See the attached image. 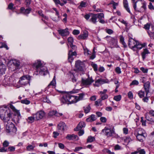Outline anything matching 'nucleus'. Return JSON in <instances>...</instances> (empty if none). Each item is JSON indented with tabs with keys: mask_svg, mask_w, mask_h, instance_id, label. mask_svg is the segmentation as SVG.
Listing matches in <instances>:
<instances>
[{
	"mask_svg": "<svg viewBox=\"0 0 154 154\" xmlns=\"http://www.w3.org/2000/svg\"><path fill=\"white\" fill-rule=\"evenodd\" d=\"M5 65L0 62V75H2L5 73Z\"/></svg>",
	"mask_w": 154,
	"mask_h": 154,
	"instance_id": "nucleus-20",
	"label": "nucleus"
},
{
	"mask_svg": "<svg viewBox=\"0 0 154 154\" xmlns=\"http://www.w3.org/2000/svg\"><path fill=\"white\" fill-rule=\"evenodd\" d=\"M103 80L100 79H99L95 81V83L94 84V86L98 87L101 84L103 83Z\"/></svg>",
	"mask_w": 154,
	"mask_h": 154,
	"instance_id": "nucleus-27",
	"label": "nucleus"
},
{
	"mask_svg": "<svg viewBox=\"0 0 154 154\" xmlns=\"http://www.w3.org/2000/svg\"><path fill=\"white\" fill-rule=\"evenodd\" d=\"M84 108L85 112L86 113H87L89 112L91 109V107L90 106L88 105L86 107H84Z\"/></svg>",
	"mask_w": 154,
	"mask_h": 154,
	"instance_id": "nucleus-39",
	"label": "nucleus"
},
{
	"mask_svg": "<svg viewBox=\"0 0 154 154\" xmlns=\"http://www.w3.org/2000/svg\"><path fill=\"white\" fill-rule=\"evenodd\" d=\"M91 66L93 67L94 70L95 71H97V65L94 63H93V62L91 64Z\"/></svg>",
	"mask_w": 154,
	"mask_h": 154,
	"instance_id": "nucleus-43",
	"label": "nucleus"
},
{
	"mask_svg": "<svg viewBox=\"0 0 154 154\" xmlns=\"http://www.w3.org/2000/svg\"><path fill=\"white\" fill-rule=\"evenodd\" d=\"M9 142L7 140H5L3 143V146L4 147H7L9 146Z\"/></svg>",
	"mask_w": 154,
	"mask_h": 154,
	"instance_id": "nucleus-56",
	"label": "nucleus"
},
{
	"mask_svg": "<svg viewBox=\"0 0 154 154\" xmlns=\"http://www.w3.org/2000/svg\"><path fill=\"white\" fill-rule=\"evenodd\" d=\"M137 41L135 40L134 39L131 38H129L128 40V45L130 48L132 49L134 51L136 50L135 49L136 44Z\"/></svg>",
	"mask_w": 154,
	"mask_h": 154,
	"instance_id": "nucleus-9",
	"label": "nucleus"
},
{
	"mask_svg": "<svg viewBox=\"0 0 154 154\" xmlns=\"http://www.w3.org/2000/svg\"><path fill=\"white\" fill-rule=\"evenodd\" d=\"M31 10L32 8H31L29 7L25 9L24 7H21L20 8V13L27 15L29 13Z\"/></svg>",
	"mask_w": 154,
	"mask_h": 154,
	"instance_id": "nucleus-17",
	"label": "nucleus"
},
{
	"mask_svg": "<svg viewBox=\"0 0 154 154\" xmlns=\"http://www.w3.org/2000/svg\"><path fill=\"white\" fill-rule=\"evenodd\" d=\"M12 77H9V78H6L4 79L3 80V82L4 83L5 82H6V83L5 84L7 85L9 84L10 83H12Z\"/></svg>",
	"mask_w": 154,
	"mask_h": 154,
	"instance_id": "nucleus-30",
	"label": "nucleus"
},
{
	"mask_svg": "<svg viewBox=\"0 0 154 154\" xmlns=\"http://www.w3.org/2000/svg\"><path fill=\"white\" fill-rule=\"evenodd\" d=\"M30 80V76L28 75L22 76L20 78L19 82L22 85H25L29 83Z\"/></svg>",
	"mask_w": 154,
	"mask_h": 154,
	"instance_id": "nucleus-7",
	"label": "nucleus"
},
{
	"mask_svg": "<svg viewBox=\"0 0 154 154\" xmlns=\"http://www.w3.org/2000/svg\"><path fill=\"white\" fill-rule=\"evenodd\" d=\"M85 124L84 122H80L76 128H74V130L75 131H78L81 129L82 128L85 127Z\"/></svg>",
	"mask_w": 154,
	"mask_h": 154,
	"instance_id": "nucleus-18",
	"label": "nucleus"
},
{
	"mask_svg": "<svg viewBox=\"0 0 154 154\" xmlns=\"http://www.w3.org/2000/svg\"><path fill=\"white\" fill-rule=\"evenodd\" d=\"M88 36V32L87 31L83 32V34L79 35L78 38L79 39H85Z\"/></svg>",
	"mask_w": 154,
	"mask_h": 154,
	"instance_id": "nucleus-25",
	"label": "nucleus"
},
{
	"mask_svg": "<svg viewBox=\"0 0 154 154\" xmlns=\"http://www.w3.org/2000/svg\"><path fill=\"white\" fill-rule=\"evenodd\" d=\"M68 42L69 44H72L73 42V39L72 37H69L67 39Z\"/></svg>",
	"mask_w": 154,
	"mask_h": 154,
	"instance_id": "nucleus-51",
	"label": "nucleus"
},
{
	"mask_svg": "<svg viewBox=\"0 0 154 154\" xmlns=\"http://www.w3.org/2000/svg\"><path fill=\"white\" fill-rule=\"evenodd\" d=\"M74 136V134H68L66 137V138L69 140H73V137Z\"/></svg>",
	"mask_w": 154,
	"mask_h": 154,
	"instance_id": "nucleus-49",
	"label": "nucleus"
},
{
	"mask_svg": "<svg viewBox=\"0 0 154 154\" xmlns=\"http://www.w3.org/2000/svg\"><path fill=\"white\" fill-rule=\"evenodd\" d=\"M56 84V80H55V76H54V78L52 80L51 82L48 85V87L49 88V87L51 85L54 86Z\"/></svg>",
	"mask_w": 154,
	"mask_h": 154,
	"instance_id": "nucleus-32",
	"label": "nucleus"
},
{
	"mask_svg": "<svg viewBox=\"0 0 154 154\" xmlns=\"http://www.w3.org/2000/svg\"><path fill=\"white\" fill-rule=\"evenodd\" d=\"M81 81V85L86 86L91 85L92 83L94 82V80L92 79V77H90L88 76L87 79H84L82 78Z\"/></svg>",
	"mask_w": 154,
	"mask_h": 154,
	"instance_id": "nucleus-6",
	"label": "nucleus"
},
{
	"mask_svg": "<svg viewBox=\"0 0 154 154\" xmlns=\"http://www.w3.org/2000/svg\"><path fill=\"white\" fill-rule=\"evenodd\" d=\"M48 115L50 116H52L55 115L57 116H60L63 115L62 113H58L56 111H51L48 113Z\"/></svg>",
	"mask_w": 154,
	"mask_h": 154,
	"instance_id": "nucleus-21",
	"label": "nucleus"
},
{
	"mask_svg": "<svg viewBox=\"0 0 154 154\" xmlns=\"http://www.w3.org/2000/svg\"><path fill=\"white\" fill-rule=\"evenodd\" d=\"M34 120H35L34 117L31 116L28 118L27 121L29 123H32L34 122Z\"/></svg>",
	"mask_w": 154,
	"mask_h": 154,
	"instance_id": "nucleus-38",
	"label": "nucleus"
},
{
	"mask_svg": "<svg viewBox=\"0 0 154 154\" xmlns=\"http://www.w3.org/2000/svg\"><path fill=\"white\" fill-rule=\"evenodd\" d=\"M149 8L151 10H154V6L152 5L151 2H149L148 6Z\"/></svg>",
	"mask_w": 154,
	"mask_h": 154,
	"instance_id": "nucleus-59",
	"label": "nucleus"
},
{
	"mask_svg": "<svg viewBox=\"0 0 154 154\" xmlns=\"http://www.w3.org/2000/svg\"><path fill=\"white\" fill-rule=\"evenodd\" d=\"M124 140L125 142L128 143L131 140L129 136H127Z\"/></svg>",
	"mask_w": 154,
	"mask_h": 154,
	"instance_id": "nucleus-52",
	"label": "nucleus"
},
{
	"mask_svg": "<svg viewBox=\"0 0 154 154\" xmlns=\"http://www.w3.org/2000/svg\"><path fill=\"white\" fill-rule=\"evenodd\" d=\"M45 115V112L42 111H41L35 114H33L32 116L34 117L35 120H38L42 119Z\"/></svg>",
	"mask_w": 154,
	"mask_h": 154,
	"instance_id": "nucleus-10",
	"label": "nucleus"
},
{
	"mask_svg": "<svg viewBox=\"0 0 154 154\" xmlns=\"http://www.w3.org/2000/svg\"><path fill=\"white\" fill-rule=\"evenodd\" d=\"M140 122L142 123V124L143 126H146V120H144L143 119V117H141V118Z\"/></svg>",
	"mask_w": 154,
	"mask_h": 154,
	"instance_id": "nucleus-61",
	"label": "nucleus"
},
{
	"mask_svg": "<svg viewBox=\"0 0 154 154\" xmlns=\"http://www.w3.org/2000/svg\"><path fill=\"white\" fill-rule=\"evenodd\" d=\"M139 84L138 82L136 80L133 81L130 84L131 85H137Z\"/></svg>",
	"mask_w": 154,
	"mask_h": 154,
	"instance_id": "nucleus-60",
	"label": "nucleus"
},
{
	"mask_svg": "<svg viewBox=\"0 0 154 154\" xmlns=\"http://www.w3.org/2000/svg\"><path fill=\"white\" fill-rule=\"evenodd\" d=\"M70 46L72 48V49L71 50L72 51H75L77 49V47L75 45H73V44H70Z\"/></svg>",
	"mask_w": 154,
	"mask_h": 154,
	"instance_id": "nucleus-53",
	"label": "nucleus"
},
{
	"mask_svg": "<svg viewBox=\"0 0 154 154\" xmlns=\"http://www.w3.org/2000/svg\"><path fill=\"white\" fill-rule=\"evenodd\" d=\"M148 33L150 37L151 38H154V30H152V31H148Z\"/></svg>",
	"mask_w": 154,
	"mask_h": 154,
	"instance_id": "nucleus-42",
	"label": "nucleus"
},
{
	"mask_svg": "<svg viewBox=\"0 0 154 154\" xmlns=\"http://www.w3.org/2000/svg\"><path fill=\"white\" fill-rule=\"evenodd\" d=\"M136 45L135 47V49L136 50L135 51H136L137 49H140L145 46V45L140 44L139 42L138 41L137 43L136 44Z\"/></svg>",
	"mask_w": 154,
	"mask_h": 154,
	"instance_id": "nucleus-29",
	"label": "nucleus"
},
{
	"mask_svg": "<svg viewBox=\"0 0 154 154\" xmlns=\"http://www.w3.org/2000/svg\"><path fill=\"white\" fill-rule=\"evenodd\" d=\"M95 140V138L94 137H92L91 136H90L88 137V138L87 139V142H92L94 141Z\"/></svg>",
	"mask_w": 154,
	"mask_h": 154,
	"instance_id": "nucleus-34",
	"label": "nucleus"
},
{
	"mask_svg": "<svg viewBox=\"0 0 154 154\" xmlns=\"http://www.w3.org/2000/svg\"><path fill=\"white\" fill-rule=\"evenodd\" d=\"M104 17V14L103 13H100L97 14H93L91 17L89 21L94 24L96 23L97 20L98 18H103Z\"/></svg>",
	"mask_w": 154,
	"mask_h": 154,
	"instance_id": "nucleus-4",
	"label": "nucleus"
},
{
	"mask_svg": "<svg viewBox=\"0 0 154 154\" xmlns=\"http://www.w3.org/2000/svg\"><path fill=\"white\" fill-rule=\"evenodd\" d=\"M150 54V52L147 49H144L143 52L141 53V55L143 60H144L146 56H147V54Z\"/></svg>",
	"mask_w": 154,
	"mask_h": 154,
	"instance_id": "nucleus-23",
	"label": "nucleus"
},
{
	"mask_svg": "<svg viewBox=\"0 0 154 154\" xmlns=\"http://www.w3.org/2000/svg\"><path fill=\"white\" fill-rule=\"evenodd\" d=\"M120 42L123 45L125 48L127 47V45L126 44L125 42L124 41V38L123 37H122L120 38Z\"/></svg>",
	"mask_w": 154,
	"mask_h": 154,
	"instance_id": "nucleus-46",
	"label": "nucleus"
},
{
	"mask_svg": "<svg viewBox=\"0 0 154 154\" xmlns=\"http://www.w3.org/2000/svg\"><path fill=\"white\" fill-rule=\"evenodd\" d=\"M33 66L34 67H35V70L38 72L39 70H41L40 68L42 67L43 66L42 64L41 63V61L39 60L36 61L34 63Z\"/></svg>",
	"mask_w": 154,
	"mask_h": 154,
	"instance_id": "nucleus-13",
	"label": "nucleus"
},
{
	"mask_svg": "<svg viewBox=\"0 0 154 154\" xmlns=\"http://www.w3.org/2000/svg\"><path fill=\"white\" fill-rule=\"evenodd\" d=\"M87 5L86 2L82 1L80 3V5L78 6V8L79 9H81L82 8L85 7Z\"/></svg>",
	"mask_w": 154,
	"mask_h": 154,
	"instance_id": "nucleus-37",
	"label": "nucleus"
},
{
	"mask_svg": "<svg viewBox=\"0 0 154 154\" xmlns=\"http://www.w3.org/2000/svg\"><path fill=\"white\" fill-rule=\"evenodd\" d=\"M134 9L137 12H143L146 9V5L145 2L141 0H138L133 3Z\"/></svg>",
	"mask_w": 154,
	"mask_h": 154,
	"instance_id": "nucleus-2",
	"label": "nucleus"
},
{
	"mask_svg": "<svg viewBox=\"0 0 154 154\" xmlns=\"http://www.w3.org/2000/svg\"><path fill=\"white\" fill-rule=\"evenodd\" d=\"M61 103L62 104L67 103L68 104V102L67 101V98L66 97V94L63 95L60 99Z\"/></svg>",
	"mask_w": 154,
	"mask_h": 154,
	"instance_id": "nucleus-24",
	"label": "nucleus"
},
{
	"mask_svg": "<svg viewBox=\"0 0 154 154\" xmlns=\"http://www.w3.org/2000/svg\"><path fill=\"white\" fill-rule=\"evenodd\" d=\"M97 119V118L94 115H91L89 117L86 119V121L88 122H92L95 121Z\"/></svg>",
	"mask_w": 154,
	"mask_h": 154,
	"instance_id": "nucleus-22",
	"label": "nucleus"
},
{
	"mask_svg": "<svg viewBox=\"0 0 154 154\" xmlns=\"http://www.w3.org/2000/svg\"><path fill=\"white\" fill-rule=\"evenodd\" d=\"M58 32L59 34L60 35L62 36H65L68 35L69 34V32L68 31V29L66 28L65 29H61L58 30Z\"/></svg>",
	"mask_w": 154,
	"mask_h": 154,
	"instance_id": "nucleus-14",
	"label": "nucleus"
},
{
	"mask_svg": "<svg viewBox=\"0 0 154 154\" xmlns=\"http://www.w3.org/2000/svg\"><path fill=\"white\" fill-rule=\"evenodd\" d=\"M137 94L140 98H143L145 96V92L140 90L138 92Z\"/></svg>",
	"mask_w": 154,
	"mask_h": 154,
	"instance_id": "nucleus-33",
	"label": "nucleus"
},
{
	"mask_svg": "<svg viewBox=\"0 0 154 154\" xmlns=\"http://www.w3.org/2000/svg\"><path fill=\"white\" fill-rule=\"evenodd\" d=\"M41 70H39L38 72L39 73L43 74L45 75V74L48 72L47 69L46 67H43V66L42 67L40 68Z\"/></svg>",
	"mask_w": 154,
	"mask_h": 154,
	"instance_id": "nucleus-26",
	"label": "nucleus"
},
{
	"mask_svg": "<svg viewBox=\"0 0 154 154\" xmlns=\"http://www.w3.org/2000/svg\"><path fill=\"white\" fill-rule=\"evenodd\" d=\"M102 100L100 99H99L97 100V101H95V104L97 106H99L100 105H102L101 102Z\"/></svg>",
	"mask_w": 154,
	"mask_h": 154,
	"instance_id": "nucleus-40",
	"label": "nucleus"
},
{
	"mask_svg": "<svg viewBox=\"0 0 154 154\" xmlns=\"http://www.w3.org/2000/svg\"><path fill=\"white\" fill-rule=\"evenodd\" d=\"M57 128L59 130H64L66 129V125L63 122H60L57 125Z\"/></svg>",
	"mask_w": 154,
	"mask_h": 154,
	"instance_id": "nucleus-19",
	"label": "nucleus"
},
{
	"mask_svg": "<svg viewBox=\"0 0 154 154\" xmlns=\"http://www.w3.org/2000/svg\"><path fill=\"white\" fill-rule=\"evenodd\" d=\"M66 97L67 98L68 104L75 103L77 102V100L76 99L77 97L76 96L71 95L69 94H66Z\"/></svg>",
	"mask_w": 154,
	"mask_h": 154,
	"instance_id": "nucleus-8",
	"label": "nucleus"
},
{
	"mask_svg": "<svg viewBox=\"0 0 154 154\" xmlns=\"http://www.w3.org/2000/svg\"><path fill=\"white\" fill-rule=\"evenodd\" d=\"M35 146H33L32 145H29L26 147V149L28 151L33 150L35 147Z\"/></svg>",
	"mask_w": 154,
	"mask_h": 154,
	"instance_id": "nucleus-41",
	"label": "nucleus"
},
{
	"mask_svg": "<svg viewBox=\"0 0 154 154\" xmlns=\"http://www.w3.org/2000/svg\"><path fill=\"white\" fill-rule=\"evenodd\" d=\"M147 136V134L145 131L142 128L138 129L136 137L138 140L140 142H142L143 140L146 138Z\"/></svg>",
	"mask_w": 154,
	"mask_h": 154,
	"instance_id": "nucleus-3",
	"label": "nucleus"
},
{
	"mask_svg": "<svg viewBox=\"0 0 154 154\" xmlns=\"http://www.w3.org/2000/svg\"><path fill=\"white\" fill-rule=\"evenodd\" d=\"M101 99L102 100H104L107 99L108 97V96L107 94H101Z\"/></svg>",
	"mask_w": 154,
	"mask_h": 154,
	"instance_id": "nucleus-50",
	"label": "nucleus"
},
{
	"mask_svg": "<svg viewBox=\"0 0 154 154\" xmlns=\"http://www.w3.org/2000/svg\"><path fill=\"white\" fill-rule=\"evenodd\" d=\"M9 107L13 111L16 112L17 113H18V111L15 109V107L11 104H9Z\"/></svg>",
	"mask_w": 154,
	"mask_h": 154,
	"instance_id": "nucleus-47",
	"label": "nucleus"
},
{
	"mask_svg": "<svg viewBox=\"0 0 154 154\" xmlns=\"http://www.w3.org/2000/svg\"><path fill=\"white\" fill-rule=\"evenodd\" d=\"M51 19L53 21L55 22H57L60 20V17L59 16V14L58 15L56 14L54 15L51 16Z\"/></svg>",
	"mask_w": 154,
	"mask_h": 154,
	"instance_id": "nucleus-28",
	"label": "nucleus"
},
{
	"mask_svg": "<svg viewBox=\"0 0 154 154\" xmlns=\"http://www.w3.org/2000/svg\"><path fill=\"white\" fill-rule=\"evenodd\" d=\"M109 4H112L113 8L114 9H116V6L118 5V3L114 2L113 1H112Z\"/></svg>",
	"mask_w": 154,
	"mask_h": 154,
	"instance_id": "nucleus-54",
	"label": "nucleus"
},
{
	"mask_svg": "<svg viewBox=\"0 0 154 154\" xmlns=\"http://www.w3.org/2000/svg\"><path fill=\"white\" fill-rule=\"evenodd\" d=\"M41 100L44 102H47L48 103H51L50 100L46 96H44L42 97L41 98Z\"/></svg>",
	"mask_w": 154,
	"mask_h": 154,
	"instance_id": "nucleus-36",
	"label": "nucleus"
},
{
	"mask_svg": "<svg viewBox=\"0 0 154 154\" xmlns=\"http://www.w3.org/2000/svg\"><path fill=\"white\" fill-rule=\"evenodd\" d=\"M121 99V96L120 95L115 96L113 98V99L117 101H119Z\"/></svg>",
	"mask_w": 154,
	"mask_h": 154,
	"instance_id": "nucleus-44",
	"label": "nucleus"
},
{
	"mask_svg": "<svg viewBox=\"0 0 154 154\" xmlns=\"http://www.w3.org/2000/svg\"><path fill=\"white\" fill-rule=\"evenodd\" d=\"M123 4L124 8H125L127 11L129 13H130V11L129 8L128 7V4L127 0H124L123 2Z\"/></svg>",
	"mask_w": 154,
	"mask_h": 154,
	"instance_id": "nucleus-31",
	"label": "nucleus"
},
{
	"mask_svg": "<svg viewBox=\"0 0 154 154\" xmlns=\"http://www.w3.org/2000/svg\"><path fill=\"white\" fill-rule=\"evenodd\" d=\"M110 40H111V42L112 43L113 45L115 46L117 44V40L116 39L112 38H111V39Z\"/></svg>",
	"mask_w": 154,
	"mask_h": 154,
	"instance_id": "nucleus-45",
	"label": "nucleus"
},
{
	"mask_svg": "<svg viewBox=\"0 0 154 154\" xmlns=\"http://www.w3.org/2000/svg\"><path fill=\"white\" fill-rule=\"evenodd\" d=\"M102 132L107 137H109L112 136V134H114L115 131L113 128L105 127L104 129L102 130Z\"/></svg>",
	"mask_w": 154,
	"mask_h": 154,
	"instance_id": "nucleus-5",
	"label": "nucleus"
},
{
	"mask_svg": "<svg viewBox=\"0 0 154 154\" xmlns=\"http://www.w3.org/2000/svg\"><path fill=\"white\" fill-rule=\"evenodd\" d=\"M149 115L146 116V118L147 120L151 122H154V120L152 118V116H154V111L151 110L149 111Z\"/></svg>",
	"mask_w": 154,
	"mask_h": 154,
	"instance_id": "nucleus-16",
	"label": "nucleus"
},
{
	"mask_svg": "<svg viewBox=\"0 0 154 154\" xmlns=\"http://www.w3.org/2000/svg\"><path fill=\"white\" fill-rule=\"evenodd\" d=\"M83 149V147L81 146H78L75 147V149L74 150V152H77L81 149Z\"/></svg>",
	"mask_w": 154,
	"mask_h": 154,
	"instance_id": "nucleus-58",
	"label": "nucleus"
},
{
	"mask_svg": "<svg viewBox=\"0 0 154 154\" xmlns=\"http://www.w3.org/2000/svg\"><path fill=\"white\" fill-rule=\"evenodd\" d=\"M150 87V83L149 81H147L144 83L143 87L144 88L145 93H146V95L149 93V89Z\"/></svg>",
	"mask_w": 154,
	"mask_h": 154,
	"instance_id": "nucleus-15",
	"label": "nucleus"
},
{
	"mask_svg": "<svg viewBox=\"0 0 154 154\" xmlns=\"http://www.w3.org/2000/svg\"><path fill=\"white\" fill-rule=\"evenodd\" d=\"M128 95L129 98L132 99L133 98V94L131 91H129L128 94Z\"/></svg>",
	"mask_w": 154,
	"mask_h": 154,
	"instance_id": "nucleus-63",
	"label": "nucleus"
},
{
	"mask_svg": "<svg viewBox=\"0 0 154 154\" xmlns=\"http://www.w3.org/2000/svg\"><path fill=\"white\" fill-rule=\"evenodd\" d=\"M75 67L78 70L82 71L84 69V65L83 62L78 60L75 62Z\"/></svg>",
	"mask_w": 154,
	"mask_h": 154,
	"instance_id": "nucleus-11",
	"label": "nucleus"
},
{
	"mask_svg": "<svg viewBox=\"0 0 154 154\" xmlns=\"http://www.w3.org/2000/svg\"><path fill=\"white\" fill-rule=\"evenodd\" d=\"M79 96L78 97L76 96L77 98L76 99L77 100V102L78 101L82 100L83 99V97L85 94L84 93H82L79 94Z\"/></svg>",
	"mask_w": 154,
	"mask_h": 154,
	"instance_id": "nucleus-35",
	"label": "nucleus"
},
{
	"mask_svg": "<svg viewBox=\"0 0 154 154\" xmlns=\"http://www.w3.org/2000/svg\"><path fill=\"white\" fill-rule=\"evenodd\" d=\"M11 115V114L10 112H7V116L3 118V120L5 125L6 132L8 133H15L17 131L16 128L10 120Z\"/></svg>",
	"mask_w": 154,
	"mask_h": 154,
	"instance_id": "nucleus-1",
	"label": "nucleus"
},
{
	"mask_svg": "<svg viewBox=\"0 0 154 154\" xmlns=\"http://www.w3.org/2000/svg\"><path fill=\"white\" fill-rule=\"evenodd\" d=\"M21 102L22 103L28 104L30 103V101L26 99H24L21 101Z\"/></svg>",
	"mask_w": 154,
	"mask_h": 154,
	"instance_id": "nucleus-55",
	"label": "nucleus"
},
{
	"mask_svg": "<svg viewBox=\"0 0 154 154\" xmlns=\"http://www.w3.org/2000/svg\"><path fill=\"white\" fill-rule=\"evenodd\" d=\"M140 70L143 73H146L147 72L148 69H145L143 67H142L140 69Z\"/></svg>",
	"mask_w": 154,
	"mask_h": 154,
	"instance_id": "nucleus-62",
	"label": "nucleus"
},
{
	"mask_svg": "<svg viewBox=\"0 0 154 154\" xmlns=\"http://www.w3.org/2000/svg\"><path fill=\"white\" fill-rule=\"evenodd\" d=\"M31 0H26L25 3V5L27 7H29L31 3Z\"/></svg>",
	"mask_w": 154,
	"mask_h": 154,
	"instance_id": "nucleus-57",
	"label": "nucleus"
},
{
	"mask_svg": "<svg viewBox=\"0 0 154 154\" xmlns=\"http://www.w3.org/2000/svg\"><path fill=\"white\" fill-rule=\"evenodd\" d=\"M138 152L139 153V154H145V152L143 149H141L139 150Z\"/></svg>",
	"mask_w": 154,
	"mask_h": 154,
	"instance_id": "nucleus-64",
	"label": "nucleus"
},
{
	"mask_svg": "<svg viewBox=\"0 0 154 154\" xmlns=\"http://www.w3.org/2000/svg\"><path fill=\"white\" fill-rule=\"evenodd\" d=\"M68 55V60L69 62L71 63L74 59V58L73 56H76L77 55V53L75 51L72 52V51L70 50L69 51Z\"/></svg>",
	"mask_w": 154,
	"mask_h": 154,
	"instance_id": "nucleus-12",
	"label": "nucleus"
},
{
	"mask_svg": "<svg viewBox=\"0 0 154 154\" xmlns=\"http://www.w3.org/2000/svg\"><path fill=\"white\" fill-rule=\"evenodd\" d=\"M146 97H143L142 99L143 101L147 103L149 100V97L148 96V94L146 95Z\"/></svg>",
	"mask_w": 154,
	"mask_h": 154,
	"instance_id": "nucleus-48",
	"label": "nucleus"
}]
</instances>
